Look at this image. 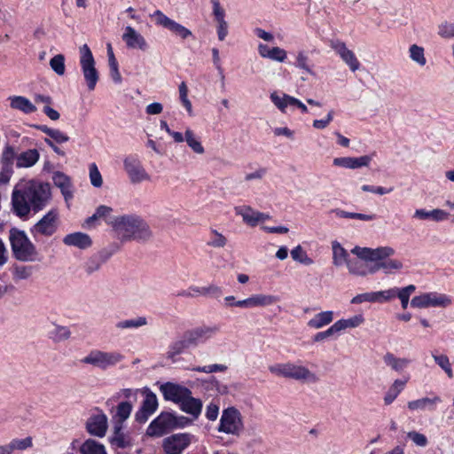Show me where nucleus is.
I'll list each match as a JSON object with an SVG mask.
<instances>
[{
    "label": "nucleus",
    "instance_id": "57",
    "mask_svg": "<svg viewBox=\"0 0 454 454\" xmlns=\"http://www.w3.org/2000/svg\"><path fill=\"white\" fill-rule=\"evenodd\" d=\"M155 19V22L157 25H160L165 28L169 29L170 26L173 23V20L167 17L161 11L157 10L152 15Z\"/></svg>",
    "mask_w": 454,
    "mask_h": 454
},
{
    "label": "nucleus",
    "instance_id": "3",
    "mask_svg": "<svg viewBox=\"0 0 454 454\" xmlns=\"http://www.w3.org/2000/svg\"><path fill=\"white\" fill-rule=\"evenodd\" d=\"M351 253L365 262H374L375 273L380 270L386 274H392L403 268L399 260L389 259L395 254V249L391 247H380L377 248L355 247Z\"/></svg>",
    "mask_w": 454,
    "mask_h": 454
},
{
    "label": "nucleus",
    "instance_id": "24",
    "mask_svg": "<svg viewBox=\"0 0 454 454\" xmlns=\"http://www.w3.org/2000/svg\"><path fill=\"white\" fill-rule=\"evenodd\" d=\"M372 158L368 155H364L361 157H339L333 159V165L338 167H342L346 168H358L361 167H366L371 162Z\"/></svg>",
    "mask_w": 454,
    "mask_h": 454
},
{
    "label": "nucleus",
    "instance_id": "36",
    "mask_svg": "<svg viewBox=\"0 0 454 454\" xmlns=\"http://www.w3.org/2000/svg\"><path fill=\"white\" fill-rule=\"evenodd\" d=\"M416 287L414 285H409L403 288H390L388 292H391L390 300L398 297L401 301L402 308L403 309H407L409 304L410 296L415 291Z\"/></svg>",
    "mask_w": 454,
    "mask_h": 454
},
{
    "label": "nucleus",
    "instance_id": "32",
    "mask_svg": "<svg viewBox=\"0 0 454 454\" xmlns=\"http://www.w3.org/2000/svg\"><path fill=\"white\" fill-rule=\"evenodd\" d=\"M333 320V312L332 310H325L316 314L308 321L307 325L312 329H321L331 324Z\"/></svg>",
    "mask_w": 454,
    "mask_h": 454
},
{
    "label": "nucleus",
    "instance_id": "26",
    "mask_svg": "<svg viewBox=\"0 0 454 454\" xmlns=\"http://www.w3.org/2000/svg\"><path fill=\"white\" fill-rule=\"evenodd\" d=\"M54 184L59 187L65 200L67 201L73 198L71 178L63 172H56L52 177Z\"/></svg>",
    "mask_w": 454,
    "mask_h": 454
},
{
    "label": "nucleus",
    "instance_id": "25",
    "mask_svg": "<svg viewBox=\"0 0 454 454\" xmlns=\"http://www.w3.org/2000/svg\"><path fill=\"white\" fill-rule=\"evenodd\" d=\"M258 53L262 58L270 59L277 62H284L287 58V52L280 47L269 48L268 45L260 43L258 45Z\"/></svg>",
    "mask_w": 454,
    "mask_h": 454
},
{
    "label": "nucleus",
    "instance_id": "4",
    "mask_svg": "<svg viewBox=\"0 0 454 454\" xmlns=\"http://www.w3.org/2000/svg\"><path fill=\"white\" fill-rule=\"evenodd\" d=\"M13 257L20 262H35L38 252L24 231L12 228L9 233Z\"/></svg>",
    "mask_w": 454,
    "mask_h": 454
},
{
    "label": "nucleus",
    "instance_id": "38",
    "mask_svg": "<svg viewBox=\"0 0 454 454\" xmlns=\"http://www.w3.org/2000/svg\"><path fill=\"white\" fill-rule=\"evenodd\" d=\"M190 347H192V345L184 333L180 340L174 341L168 347L167 357L173 360L175 356L182 354L185 349L189 348Z\"/></svg>",
    "mask_w": 454,
    "mask_h": 454
},
{
    "label": "nucleus",
    "instance_id": "52",
    "mask_svg": "<svg viewBox=\"0 0 454 454\" xmlns=\"http://www.w3.org/2000/svg\"><path fill=\"white\" fill-rule=\"evenodd\" d=\"M89 176L90 184L96 187L99 188L103 184L102 176L98 168L96 163H91L89 167Z\"/></svg>",
    "mask_w": 454,
    "mask_h": 454
},
{
    "label": "nucleus",
    "instance_id": "43",
    "mask_svg": "<svg viewBox=\"0 0 454 454\" xmlns=\"http://www.w3.org/2000/svg\"><path fill=\"white\" fill-rule=\"evenodd\" d=\"M278 300V297L275 295L254 294L251 296L252 308L269 306L277 302Z\"/></svg>",
    "mask_w": 454,
    "mask_h": 454
},
{
    "label": "nucleus",
    "instance_id": "11",
    "mask_svg": "<svg viewBox=\"0 0 454 454\" xmlns=\"http://www.w3.org/2000/svg\"><path fill=\"white\" fill-rule=\"evenodd\" d=\"M124 169L131 184H137L151 179L138 159L134 156H128L123 160Z\"/></svg>",
    "mask_w": 454,
    "mask_h": 454
},
{
    "label": "nucleus",
    "instance_id": "51",
    "mask_svg": "<svg viewBox=\"0 0 454 454\" xmlns=\"http://www.w3.org/2000/svg\"><path fill=\"white\" fill-rule=\"evenodd\" d=\"M12 452L14 450H25L33 446L32 437L27 436L23 439L14 438L10 442Z\"/></svg>",
    "mask_w": 454,
    "mask_h": 454
},
{
    "label": "nucleus",
    "instance_id": "46",
    "mask_svg": "<svg viewBox=\"0 0 454 454\" xmlns=\"http://www.w3.org/2000/svg\"><path fill=\"white\" fill-rule=\"evenodd\" d=\"M290 98H294L286 94H284L283 97H280L276 92H273L270 95L271 101L282 113H286V109L288 106H293V102L289 100Z\"/></svg>",
    "mask_w": 454,
    "mask_h": 454
},
{
    "label": "nucleus",
    "instance_id": "19",
    "mask_svg": "<svg viewBox=\"0 0 454 454\" xmlns=\"http://www.w3.org/2000/svg\"><path fill=\"white\" fill-rule=\"evenodd\" d=\"M368 262H365L364 260H362L356 256V258H350L347 262L346 266L350 275L365 277L367 275L374 274L376 269L373 265H370Z\"/></svg>",
    "mask_w": 454,
    "mask_h": 454
},
{
    "label": "nucleus",
    "instance_id": "21",
    "mask_svg": "<svg viewBox=\"0 0 454 454\" xmlns=\"http://www.w3.org/2000/svg\"><path fill=\"white\" fill-rule=\"evenodd\" d=\"M391 292L388 290L364 293L356 295L351 299L352 304H359L364 301L368 302H384L390 301Z\"/></svg>",
    "mask_w": 454,
    "mask_h": 454
},
{
    "label": "nucleus",
    "instance_id": "18",
    "mask_svg": "<svg viewBox=\"0 0 454 454\" xmlns=\"http://www.w3.org/2000/svg\"><path fill=\"white\" fill-rule=\"evenodd\" d=\"M158 400L156 395L152 391H145V396L140 409L136 412V420L139 423H145L148 418L156 411Z\"/></svg>",
    "mask_w": 454,
    "mask_h": 454
},
{
    "label": "nucleus",
    "instance_id": "35",
    "mask_svg": "<svg viewBox=\"0 0 454 454\" xmlns=\"http://www.w3.org/2000/svg\"><path fill=\"white\" fill-rule=\"evenodd\" d=\"M48 336L54 342H61L70 338L71 332L67 326L52 324L48 329Z\"/></svg>",
    "mask_w": 454,
    "mask_h": 454
},
{
    "label": "nucleus",
    "instance_id": "53",
    "mask_svg": "<svg viewBox=\"0 0 454 454\" xmlns=\"http://www.w3.org/2000/svg\"><path fill=\"white\" fill-rule=\"evenodd\" d=\"M227 243V239L215 230H212L210 232V239L207 241V245L212 247L220 248L223 247Z\"/></svg>",
    "mask_w": 454,
    "mask_h": 454
},
{
    "label": "nucleus",
    "instance_id": "39",
    "mask_svg": "<svg viewBox=\"0 0 454 454\" xmlns=\"http://www.w3.org/2000/svg\"><path fill=\"white\" fill-rule=\"evenodd\" d=\"M407 381L408 378L405 380H395L393 382L384 396V403L386 405L391 404L395 400L398 395L404 388Z\"/></svg>",
    "mask_w": 454,
    "mask_h": 454
},
{
    "label": "nucleus",
    "instance_id": "47",
    "mask_svg": "<svg viewBox=\"0 0 454 454\" xmlns=\"http://www.w3.org/2000/svg\"><path fill=\"white\" fill-rule=\"evenodd\" d=\"M434 362L445 372L447 376L451 379L453 378V372L451 364L449 357L446 355H435L432 354Z\"/></svg>",
    "mask_w": 454,
    "mask_h": 454
},
{
    "label": "nucleus",
    "instance_id": "28",
    "mask_svg": "<svg viewBox=\"0 0 454 454\" xmlns=\"http://www.w3.org/2000/svg\"><path fill=\"white\" fill-rule=\"evenodd\" d=\"M235 213L240 215L243 221L250 226H255L261 222L262 216V213L255 211L248 206L236 207Z\"/></svg>",
    "mask_w": 454,
    "mask_h": 454
},
{
    "label": "nucleus",
    "instance_id": "10",
    "mask_svg": "<svg viewBox=\"0 0 454 454\" xmlns=\"http://www.w3.org/2000/svg\"><path fill=\"white\" fill-rule=\"evenodd\" d=\"M59 224V211L56 208H52L33 226L31 231L35 235L50 237L57 231Z\"/></svg>",
    "mask_w": 454,
    "mask_h": 454
},
{
    "label": "nucleus",
    "instance_id": "2",
    "mask_svg": "<svg viewBox=\"0 0 454 454\" xmlns=\"http://www.w3.org/2000/svg\"><path fill=\"white\" fill-rule=\"evenodd\" d=\"M120 236L121 241L136 240L147 242L153 234L148 223L137 215H124L115 216L108 222Z\"/></svg>",
    "mask_w": 454,
    "mask_h": 454
},
{
    "label": "nucleus",
    "instance_id": "64",
    "mask_svg": "<svg viewBox=\"0 0 454 454\" xmlns=\"http://www.w3.org/2000/svg\"><path fill=\"white\" fill-rule=\"evenodd\" d=\"M204 286H192L189 287L187 291H182L178 294L179 296L183 297H196V296H204Z\"/></svg>",
    "mask_w": 454,
    "mask_h": 454
},
{
    "label": "nucleus",
    "instance_id": "1",
    "mask_svg": "<svg viewBox=\"0 0 454 454\" xmlns=\"http://www.w3.org/2000/svg\"><path fill=\"white\" fill-rule=\"evenodd\" d=\"M51 186L35 180H20L12 192V209L21 219H26L31 211L43 210L51 200Z\"/></svg>",
    "mask_w": 454,
    "mask_h": 454
},
{
    "label": "nucleus",
    "instance_id": "9",
    "mask_svg": "<svg viewBox=\"0 0 454 454\" xmlns=\"http://www.w3.org/2000/svg\"><path fill=\"white\" fill-rule=\"evenodd\" d=\"M452 300L450 296L439 293H425L411 299V305L414 308L425 309L428 307L447 308Z\"/></svg>",
    "mask_w": 454,
    "mask_h": 454
},
{
    "label": "nucleus",
    "instance_id": "61",
    "mask_svg": "<svg viewBox=\"0 0 454 454\" xmlns=\"http://www.w3.org/2000/svg\"><path fill=\"white\" fill-rule=\"evenodd\" d=\"M227 366L224 364H210L207 366H197L192 368V371L205 373H212L216 372H224L226 371Z\"/></svg>",
    "mask_w": 454,
    "mask_h": 454
},
{
    "label": "nucleus",
    "instance_id": "49",
    "mask_svg": "<svg viewBox=\"0 0 454 454\" xmlns=\"http://www.w3.org/2000/svg\"><path fill=\"white\" fill-rule=\"evenodd\" d=\"M32 275V267L26 265H16L12 269V277L15 281L28 278Z\"/></svg>",
    "mask_w": 454,
    "mask_h": 454
},
{
    "label": "nucleus",
    "instance_id": "37",
    "mask_svg": "<svg viewBox=\"0 0 454 454\" xmlns=\"http://www.w3.org/2000/svg\"><path fill=\"white\" fill-rule=\"evenodd\" d=\"M333 250V264L336 267H340L350 259L347 250L338 242H332Z\"/></svg>",
    "mask_w": 454,
    "mask_h": 454
},
{
    "label": "nucleus",
    "instance_id": "22",
    "mask_svg": "<svg viewBox=\"0 0 454 454\" xmlns=\"http://www.w3.org/2000/svg\"><path fill=\"white\" fill-rule=\"evenodd\" d=\"M442 402V399L438 395L432 397H422L417 400L410 401L407 403V407L411 411H434L436 409V405Z\"/></svg>",
    "mask_w": 454,
    "mask_h": 454
},
{
    "label": "nucleus",
    "instance_id": "8",
    "mask_svg": "<svg viewBox=\"0 0 454 454\" xmlns=\"http://www.w3.org/2000/svg\"><path fill=\"white\" fill-rule=\"evenodd\" d=\"M244 430L241 413L234 407L223 411L218 431L235 436H239Z\"/></svg>",
    "mask_w": 454,
    "mask_h": 454
},
{
    "label": "nucleus",
    "instance_id": "14",
    "mask_svg": "<svg viewBox=\"0 0 454 454\" xmlns=\"http://www.w3.org/2000/svg\"><path fill=\"white\" fill-rule=\"evenodd\" d=\"M119 247L113 245L110 248H104L91 255L84 262L83 269L87 275H91L99 270L101 266L116 252Z\"/></svg>",
    "mask_w": 454,
    "mask_h": 454
},
{
    "label": "nucleus",
    "instance_id": "45",
    "mask_svg": "<svg viewBox=\"0 0 454 454\" xmlns=\"http://www.w3.org/2000/svg\"><path fill=\"white\" fill-rule=\"evenodd\" d=\"M111 444L117 448H126L131 444L129 436L121 433V427H116L114 435L110 439Z\"/></svg>",
    "mask_w": 454,
    "mask_h": 454
},
{
    "label": "nucleus",
    "instance_id": "7",
    "mask_svg": "<svg viewBox=\"0 0 454 454\" xmlns=\"http://www.w3.org/2000/svg\"><path fill=\"white\" fill-rule=\"evenodd\" d=\"M124 359V356L118 351H102L99 349L91 350L82 359V363L90 364L100 370H107L115 366Z\"/></svg>",
    "mask_w": 454,
    "mask_h": 454
},
{
    "label": "nucleus",
    "instance_id": "48",
    "mask_svg": "<svg viewBox=\"0 0 454 454\" xmlns=\"http://www.w3.org/2000/svg\"><path fill=\"white\" fill-rule=\"evenodd\" d=\"M410 57L411 59L418 63L419 66L423 67L426 65L427 60L424 54V49L417 44H412L410 49Z\"/></svg>",
    "mask_w": 454,
    "mask_h": 454
},
{
    "label": "nucleus",
    "instance_id": "17",
    "mask_svg": "<svg viewBox=\"0 0 454 454\" xmlns=\"http://www.w3.org/2000/svg\"><path fill=\"white\" fill-rule=\"evenodd\" d=\"M121 38L125 42V44L128 49H137L142 51H145L149 48V45L145 38L130 26H127L125 27Z\"/></svg>",
    "mask_w": 454,
    "mask_h": 454
},
{
    "label": "nucleus",
    "instance_id": "23",
    "mask_svg": "<svg viewBox=\"0 0 454 454\" xmlns=\"http://www.w3.org/2000/svg\"><path fill=\"white\" fill-rule=\"evenodd\" d=\"M63 243L68 247L87 249L91 247L92 240L88 234L77 231L66 235L63 239Z\"/></svg>",
    "mask_w": 454,
    "mask_h": 454
},
{
    "label": "nucleus",
    "instance_id": "42",
    "mask_svg": "<svg viewBox=\"0 0 454 454\" xmlns=\"http://www.w3.org/2000/svg\"><path fill=\"white\" fill-rule=\"evenodd\" d=\"M82 454H106L105 446L95 440L89 439L81 446Z\"/></svg>",
    "mask_w": 454,
    "mask_h": 454
},
{
    "label": "nucleus",
    "instance_id": "13",
    "mask_svg": "<svg viewBox=\"0 0 454 454\" xmlns=\"http://www.w3.org/2000/svg\"><path fill=\"white\" fill-rule=\"evenodd\" d=\"M176 423V418L171 413L162 412L151 422L146 433L149 436L159 437L172 429Z\"/></svg>",
    "mask_w": 454,
    "mask_h": 454
},
{
    "label": "nucleus",
    "instance_id": "41",
    "mask_svg": "<svg viewBox=\"0 0 454 454\" xmlns=\"http://www.w3.org/2000/svg\"><path fill=\"white\" fill-rule=\"evenodd\" d=\"M291 257L294 261L305 265L310 266L314 264V260L308 255L306 251L302 248L301 245L296 246L291 250Z\"/></svg>",
    "mask_w": 454,
    "mask_h": 454
},
{
    "label": "nucleus",
    "instance_id": "33",
    "mask_svg": "<svg viewBox=\"0 0 454 454\" xmlns=\"http://www.w3.org/2000/svg\"><path fill=\"white\" fill-rule=\"evenodd\" d=\"M383 362L393 371L401 372L408 366L411 360L408 358L396 357L394 354L387 352L383 356Z\"/></svg>",
    "mask_w": 454,
    "mask_h": 454
},
{
    "label": "nucleus",
    "instance_id": "6",
    "mask_svg": "<svg viewBox=\"0 0 454 454\" xmlns=\"http://www.w3.org/2000/svg\"><path fill=\"white\" fill-rule=\"evenodd\" d=\"M80 66L82 73L90 91L95 90L99 80V73L96 68V62L90 47L83 44L80 47Z\"/></svg>",
    "mask_w": 454,
    "mask_h": 454
},
{
    "label": "nucleus",
    "instance_id": "62",
    "mask_svg": "<svg viewBox=\"0 0 454 454\" xmlns=\"http://www.w3.org/2000/svg\"><path fill=\"white\" fill-rule=\"evenodd\" d=\"M409 439H411L417 446L425 447L427 444V439L425 434L416 431H411L407 434Z\"/></svg>",
    "mask_w": 454,
    "mask_h": 454
},
{
    "label": "nucleus",
    "instance_id": "56",
    "mask_svg": "<svg viewBox=\"0 0 454 454\" xmlns=\"http://www.w3.org/2000/svg\"><path fill=\"white\" fill-rule=\"evenodd\" d=\"M169 30L173 32L176 35L181 37L182 39H186L192 35L190 29L176 22L175 20L170 26Z\"/></svg>",
    "mask_w": 454,
    "mask_h": 454
},
{
    "label": "nucleus",
    "instance_id": "59",
    "mask_svg": "<svg viewBox=\"0 0 454 454\" xmlns=\"http://www.w3.org/2000/svg\"><path fill=\"white\" fill-rule=\"evenodd\" d=\"M131 411H132V406L129 403L121 402L117 406V413L116 414L119 417L121 421H124L125 419H127L129 417Z\"/></svg>",
    "mask_w": 454,
    "mask_h": 454
},
{
    "label": "nucleus",
    "instance_id": "5",
    "mask_svg": "<svg viewBox=\"0 0 454 454\" xmlns=\"http://www.w3.org/2000/svg\"><path fill=\"white\" fill-rule=\"evenodd\" d=\"M269 371L277 375L285 378L315 383L318 380L317 376L309 371L307 367L297 365L293 363L276 364L269 367Z\"/></svg>",
    "mask_w": 454,
    "mask_h": 454
},
{
    "label": "nucleus",
    "instance_id": "12",
    "mask_svg": "<svg viewBox=\"0 0 454 454\" xmlns=\"http://www.w3.org/2000/svg\"><path fill=\"white\" fill-rule=\"evenodd\" d=\"M192 441V435L190 434H174L163 440L162 448L166 454H182Z\"/></svg>",
    "mask_w": 454,
    "mask_h": 454
},
{
    "label": "nucleus",
    "instance_id": "63",
    "mask_svg": "<svg viewBox=\"0 0 454 454\" xmlns=\"http://www.w3.org/2000/svg\"><path fill=\"white\" fill-rule=\"evenodd\" d=\"M110 67V75L115 83H121L122 81L121 73L119 71L118 62L116 59L108 61Z\"/></svg>",
    "mask_w": 454,
    "mask_h": 454
},
{
    "label": "nucleus",
    "instance_id": "16",
    "mask_svg": "<svg viewBox=\"0 0 454 454\" xmlns=\"http://www.w3.org/2000/svg\"><path fill=\"white\" fill-rule=\"evenodd\" d=\"M219 330L217 325H201L185 332V334L192 347H196L213 338Z\"/></svg>",
    "mask_w": 454,
    "mask_h": 454
},
{
    "label": "nucleus",
    "instance_id": "29",
    "mask_svg": "<svg viewBox=\"0 0 454 454\" xmlns=\"http://www.w3.org/2000/svg\"><path fill=\"white\" fill-rule=\"evenodd\" d=\"M40 154L36 149H28L16 157V167L19 168H31L39 160Z\"/></svg>",
    "mask_w": 454,
    "mask_h": 454
},
{
    "label": "nucleus",
    "instance_id": "15",
    "mask_svg": "<svg viewBox=\"0 0 454 454\" xmlns=\"http://www.w3.org/2000/svg\"><path fill=\"white\" fill-rule=\"evenodd\" d=\"M160 390L166 400L171 401L179 405L183 403L185 397H189V395H192V391L188 387L172 382L162 384Z\"/></svg>",
    "mask_w": 454,
    "mask_h": 454
},
{
    "label": "nucleus",
    "instance_id": "31",
    "mask_svg": "<svg viewBox=\"0 0 454 454\" xmlns=\"http://www.w3.org/2000/svg\"><path fill=\"white\" fill-rule=\"evenodd\" d=\"M10 106L12 109L20 110L24 114H32L36 111V106L27 98L22 96H12L9 98Z\"/></svg>",
    "mask_w": 454,
    "mask_h": 454
},
{
    "label": "nucleus",
    "instance_id": "27",
    "mask_svg": "<svg viewBox=\"0 0 454 454\" xmlns=\"http://www.w3.org/2000/svg\"><path fill=\"white\" fill-rule=\"evenodd\" d=\"M87 429L90 434L102 437L105 435L107 429V419L104 414L97 415L88 421Z\"/></svg>",
    "mask_w": 454,
    "mask_h": 454
},
{
    "label": "nucleus",
    "instance_id": "44",
    "mask_svg": "<svg viewBox=\"0 0 454 454\" xmlns=\"http://www.w3.org/2000/svg\"><path fill=\"white\" fill-rule=\"evenodd\" d=\"M147 325V319L145 317H137L132 319H126L116 323L115 327L118 330L129 328H138Z\"/></svg>",
    "mask_w": 454,
    "mask_h": 454
},
{
    "label": "nucleus",
    "instance_id": "34",
    "mask_svg": "<svg viewBox=\"0 0 454 454\" xmlns=\"http://www.w3.org/2000/svg\"><path fill=\"white\" fill-rule=\"evenodd\" d=\"M364 316L362 314H357L347 319H340L333 323V325L336 330V333H340L348 328H356L360 326L362 324H364Z\"/></svg>",
    "mask_w": 454,
    "mask_h": 454
},
{
    "label": "nucleus",
    "instance_id": "40",
    "mask_svg": "<svg viewBox=\"0 0 454 454\" xmlns=\"http://www.w3.org/2000/svg\"><path fill=\"white\" fill-rule=\"evenodd\" d=\"M185 142L187 145L197 154H203L205 149L200 141V138L196 136L193 130L191 129H185Z\"/></svg>",
    "mask_w": 454,
    "mask_h": 454
},
{
    "label": "nucleus",
    "instance_id": "55",
    "mask_svg": "<svg viewBox=\"0 0 454 454\" xmlns=\"http://www.w3.org/2000/svg\"><path fill=\"white\" fill-rule=\"evenodd\" d=\"M438 35L442 38L454 36V23L444 21L438 26Z\"/></svg>",
    "mask_w": 454,
    "mask_h": 454
},
{
    "label": "nucleus",
    "instance_id": "54",
    "mask_svg": "<svg viewBox=\"0 0 454 454\" xmlns=\"http://www.w3.org/2000/svg\"><path fill=\"white\" fill-rule=\"evenodd\" d=\"M113 211L112 207L102 205L99 206L96 212L86 220L87 225H91L96 220L107 216Z\"/></svg>",
    "mask_w": 454,
    "mask_h": 454
},
{
    "label": "nucleus",
    "instance_id": "58",
    "mask_svg": "<svg viewBox=\"0 0 454 454\" xmlns=\"http://www.w3.org/2000/svg\"><path fill=\"white\" fill-rule=\"evenodd\" d=\"M17 155L12 146L7 145L3 151L1 164L13 165V161Z\"/></svg>",
    "mask_w": 454,
    "mask_h": 454
},
{
    "label": "nucleus",
    "instance_id": "20",
    "mask_svg": "<svg viewBox=\"0 0 454 454\" xmlns=\"http://www.w3.org/2000/svg\"><path fill=\"white\" fill-rule=\"evenodd\" d=\"M333 49L335 52L340 57V59L345 62L352 72H356L360 67V63L356 57L355 53L348 49L345 43L343 42H336L332 45Z\"/></svg>",
    "mask_w": 454,
    "mask_h": 454
},
{
    "label": "nucleus",
    "instance_id": "50",
    "mask_svg": "<svg viewBox=\"0 0 454 454\" xmlns=\"http://www.w3.org/2000/svg\"><path fill=\"white\" fill-rule=\"evenodd\" d=\"M50 67L58 75H63L66 71L64 55L57 54L51 58Z\"/></svg>",
    "mask_w": 454,
    "mask_h": 454
},
{
    "label": "nucleus",
    "instance_id": "30",
    "mask_svg": "<svg viewBox=\"0 0 454 454\" xmlns=\"http://www.w3.org/2000/svg\"><path fill=\"white\" fill-rule=\"evenodd\" d=\"M179 406L184 412L197 419L201 413L202 402L200 399L194 398L192 395H189V397H185Z\"/></svg>",
    "mask_w": 454,
    "mask_h": 454
},
{
    "label": "nucleus",
    "instance_id": "60",
    "mask_svg": "<svg viewBox=\"0 0 454 454\" xmlns=\"http://www.w3.org/2000/svg\"><path fill=\"white\" fill-rule=\"evenodd\" d=\"M13 175V165L2 164L0 170V184H7Z\"/></svg>",
    "mask_w": 454,
    "mask_h": 454
}]
</instances>
